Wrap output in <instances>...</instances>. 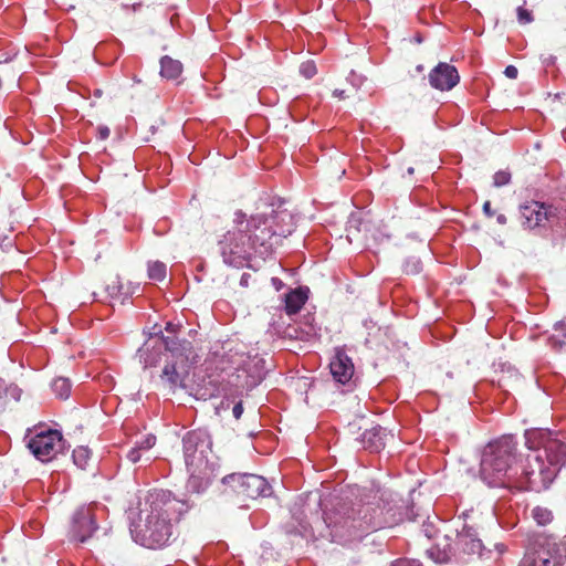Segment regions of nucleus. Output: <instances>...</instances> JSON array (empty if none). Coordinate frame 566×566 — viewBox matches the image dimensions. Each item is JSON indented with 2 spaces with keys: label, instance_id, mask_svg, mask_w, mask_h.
Returning <instances> with one entry per match:
<instances>
[{
  "label": "nucleus",
  "instance_id": "nucleus-9",
  "mask_svg": "<svg viewBox=\"0 0 566 566\" xmlns=\"http://www.w3.org/2000/svg\"><path fill=\"white\" fill-rule=\"evenodd\" d=\"M562 218L563 209L554 205L532 200L520 206L521 224L527 230L545 227L546 222Z\"/></svg>",
  "mask_w": 566,
  "mask_h": 566
},
{
  "label": "nucleus",
  "instance_id": "nucleus-28",
  "mask_svg": "<svg viewBox=\"0 0 566 566\" xmlns=\"http://www.w3.org/2000/svg\"><path fill=\"white\" fill-rule=\"evenodd\" d=\"M430 556L437 562V563H447L450 560L451 557V549H443L439 551L438 547H432L428 551Z\"/></svg>",
  "mask_w": 566,
  "mask_h": 566
},
{
  "label": "nucleus",
  "instance_id": "nucleus-35",
  "mask_svg": "<svg viewBox=\"0 0 566 566\" xmlns=\"http://www.w3.org/2000/svg\"><path fill=\"white\" fill-rule=\"evenodd\" d=\"M140 451H143V450L139 449V447L136 444V447L133 448L132 450H129V452L127 453V459L132 463L138 462L140 460Z\"/></svg>",
  "mask_w": 566,
  "mask_h": 566
},
{
  "label": "nucleus",
  "instance_id": "nucleus-20",
  "mask_svg": "<svg viewBox=\"0 0 566 566\" xmlns=\"http://www.w3.org/2000/svg\"><path fill=\"white\" fill-rule=\"evenodd\" d=\"M21 389L14 384H7L0 378V413L3 412L11 402L19 401Z\"/></svg>",
  "mask_w": 566,
  "mask_h": 566
},
{
  "label": "nucleus",
  "instance_id": "nucleus-4",
  "mask_svg": "<svg viewBox=\"0 0 566 566\" xmlns=\"http://www.w3.org/2000/svg\"><path fill=\"white\" fill-rule=\"evenodd\" d=\"M516 442L513 437L504 436L490 442L483 450L480 473L490 486H510V474L515 459Z\"/></svg>",
  "mask_w": 566,
  "mask_h": 566
},
{
  "label": "nucleus",
  "instance_id": "nucleus-39",
  "mask_svg": "<svg viewBox=\"0 0 566 566\" xmlns=\"http://www.w3.org/2000/svg\"><path fill=\"white\" fill-rule=\"evenodd\" d=\"M90 285H81L78 290L74 292V297L77 302H80V295L90 293Z\"/></svg>",
  "mask_w": 566,
  "mask_h": 566
},
{
  "label": "nucleus",
  "instance_id": "nucleus-24",
  "mask_svg": "<svg viewBox=\"0 0 566 566\" xmlns=\"http://www.w3.org/2000/svg\"><path fill=\"white\" fill-rule=\"evenodd\" d=\"M71 381L69 378L57 377L52 382V390L60 399H67L71 394Z\"/></svg>",
  "mask_w": 566,
  "mask_h": 566
},
{
  "label": "nucleus",
  "instance_id": "nucleus-34",
  "mask_svg": "<svg viewBox=\"0 0 566 566\" xmlns=\"http://www.w3.org/2000/svg\"><path fill=\"white\" fill-rule=\"evenodd\" d=\"M261 378L258 376H247L244 382L240 384L242 389H251L260 382ZM239 386V384H237Z\"/></svg>",
  "mask_w": 566,
  "mask_h": 566
},
{
  "label": "nucleus",
  "instance_id": "nucleus-48",
  "mask_svg": "<svg viewBox=\"0 0 566 566\" xmlns=\"http://www.w3.org/2000/svg\"><path fill=\"white\" fill-rule=\"evenodd\" d=\"M271 283L276 284V283H282V281H281V280H279V279H276V277H273V279L271 280Z\"/></svg>",
  "mask_w": 566,
  "mask_h": 566
},
{
  "label": "nucleus",
  "instance_id": "nucleus-6",
  "mask_svg": "<svg viewBox=\"0 0 566 566\" xmlns=\"http://www.w3.org/2000/svg\"><path fill=\"white\" fill-rule=\"evenodd\" d=\"M556 476V468L545 463L541 452L535 450L527 454L526 464L516 488L524 491L542 492L549 488Z\"/></svg>",
  "mask_w": 566,
  "mask_h": 566
},
{
  "label": "nucleus",
  "instance_id": "nucleus-25",
  "mask_svg": "<svg viewBox=\"0 0 566 566\" xmlns=\"http://www.w3.org/2000/svg\"><path fill=\"white\" fill-rule=\"evenodd\" d=\"M167 275L166 264L159 261L148 264V277L155 281H164Z\"/></svg>",
  "mask_w": 566,
  "mask_h": 566
},
{
  "label": "nucleus",
  "instance_id": "nucleus-7",
  "mask_svg": "<svg viewBox=\"0 0 566 566\" xmlns=\"http://www.w3.org/2000/svg\"><path fill=\"white\" fill-rule=\"evenodd\" d=\"M526 444L532 450L543 448L546 462L556 468V474L566 463V444L547 429H531L525 433Z\"/></svg>",
  "mask_w": 566,
  "mask_h": 566
},
{
  "label": "nucleus",
  "instance_id": "nucleus-18",
  "mask_svg": "<svg viewBox=\"0 0 566 566\" xmlns=\"http://www.w3.org/2000/svg\"><path fill=\"white\" fill-rule=\"evenodd\" d=\"M310 290L307 286L298 285L296 289L291 290L287 294H285V313L287 315H294L301 311L303 305L308 300Z\"/></svg>",
  "mask_w": 566,
  "mask_h": 566
},
{
  "label": "nucleus",
  "instance_id": "nucleus-2",
  "mask_svg": "<svg viewBox=\"0 0 566 566\" xmlns=\"http://www.w3.org/2000/svg\"><path fill=\"white\" fill-rule=\"evenodd\" d=\"M186 510V504L169 491L148 492L144 502H139L137 517L132 522L133 538L147 548L168 545L174 534V525Z\"/></svg>",
  "mask_w": 566,
  "mask_h": 566
},
{
  "label": "nucleus",
  "instance_id": "nucleus-43",
  "mask_svg": "<svg viewBox=\"0 0 566 566\" xmlns=\"http://www.w3.org/2000/svg\"><path fill=\"white\" fill-rule=\"evenodd\" d=\"M483 211L486 216L489 217H492L493 216V211L491 210V202L490 201H486L484 202L483 205Z\"/></svg>",
  "mask_w": 566,
  "mask_h": 566
},
{
  "label": "nucleus",
  "instance_id": "nucleus-29",
  "mask_svg": "<svg viewBox=\"0 0 566 566\" xmlns=\"http://www.w3.org/2000/svg\"><path fill=\"white\" fill-rule=\"evenodd\" d=\"M316 72V65L313 61H306L300 66V73L306 78H312Z\"/></svg>",
  "mask_w": 566,
  "mask_h": 566
},
{
  "label": "nucleus",
  "instance_id": "nucleus-10",
  "mask_svg": "<svg viewBox=\"0 0 566 566\" xmlns=\"http://www.w3.org/2000/svg\"><path fill=\"white\" fill-rule=\"evenodd\" d=\"M223 482L231 485L235 494L242 501L256 500L260 496H266L271 492L268 481L256 474H229L223 478Z\"/></svg>",
  "mask_w": 566,
  "mask_h": 566
},
{
  "label": "nucleus",
  "instance_id": "nucleus-12",
  "mask_svg": "<svg viewBox=\"0 0 566 566\" xmlns=\"http://www.w3.org/2000/svg\"><path fill=\"white\" fill-rule=\"evenodd\" d=\"M464 523L460 530L457 531L455 546L460 553L464 555H481L483 544L478 538V533L473 524H469L467 520L470 517L468 513L463 514Z\"/></svg>",
  "mask_w": 566,
  "mask_h": 566
},
{
  "label": "nucleus",
  "instance_id": "nucleus-1",
  "mask_svg": "<svg viewBox=\"0 0 566 566\" xmlns=\"http://www.w3.org/2000/svg\"><path fill=\"white\" fill-rule=\"evenodd\" d=\"M233 224L219 241V249L223 262L234 268L251 266L258 258L264 260L295 228L294 216L281 208L251 216L237 210Z\"/></svg>",
  "mask_w": 566,
  "mask_h": 566
},
{
  "label": "nucleus",
  "instance_id": "nucleus-11",
  "mask_svg": "<svg viewBox=\"0 0 566 566\" xmlns=\"http://www.w3.org/2000/svg\"><path fill=\"white\" fill-rule=\"evenodd\" d=\"M28 448L42 462L52 460L64 448L60 431L49 429L35 433L28 442Z\"/></svg>",
  "mask_w": 566,
  "mask_h": 566
},
{
  "label": "nucleus",
  "instance_id": "nucleus-23",
  "mask_svg": "<svg viewBox=\"0 0 566 566\" xmlns=\"http://www.w3.org/2000/svg\"><path fill=\"white\" fill-rule=\"evenodd\" d=\"M134 285H124V287L111 289L108 287L109 300L106 303L114 305L115 303L124 304L126 300L136 293Z\"/></svg>",
  "mask_w": 566,
  "mask_h": 566
},
{
  "label": "nucleus",
  "instance_id": "nucleus-37",
  "mask_svg": "<svg viewBox=\"0 0 566 566\" xmlns=\"http://www.w3.org/2000/svg\"><path fill=\"white\" fill-rule=\"evenodd\" d=\"M517 69L513 65H509L505 67L504 70V74L509 77V78H516L517 77Z\"/></svg>",
  "mask_w": 566,
  "mask_h": 566
},
{
  "label": "nucleus",
  "instance_id": "nucleus-3",
  "mask_svg": "<svg viewBox=\"0 0 566 566\" xmlns=\"http://www.w3.org/2000/svg\"><path fill=\"white\" fill-rule=\"evenodd\" d=\"M379 503H337L326 512L325 522L334 541L349 543L394 524Z\"/></svg>",
  "mask_w": 566,
  "mask_h": 566
},
{
  "label": "nucleus",
  "instance_id": "nucleus-33",
  "mask_svg": "<svg viewBox=\"0 0 566 566\" xmlns=\"http://www.w3.org/2000/svg\"><path fill=\"white\" fill-rule=\"evenodd\" d=\"M155 443H156V437L154 434H147L146 437H144V439L142 441L136 442V444L142 450H149L150 448H153L155 446Z\"/></svg>",
  "mask_w": 566,
  "mask_h": 566
},
{
  "label": "nucleus",
  "instance_id": "nucleus-8",
  "mask_svg": "<svg viewBox=\"0 0 566 566\" xmlns=\"http://www.w3.org/2000/svg\"><path fill=\"white\" fill-rule=\"evenodd\" d=\"M185 463L195 474L207 464V454L211 450V437L205 429L189 431L182 439Z\"/></svg>",
  "mask_w": 566,
  "mask_h": 566
},
{
  "label": "nucleus",
  "instance_id": "nucleus-31",
  "mask_svg": "<svg viewBox=\"0 0 566 566\" xmlns=\"http://www.w3.org/2000/svg\"><path fill=\"white\" fill-rule=\"evenodd\" d=\"M403 271L407 274H415L421 271V263L418 259H409L403 265Z\"/></svg>",
  "mask_w": 566,
  "mask_h": 566
},
{
  "label": "nucleus",
  "instance_id": "nucleus-46",
  "mask_svg": "<svg viewBox=\"0 0 566 566\" xmlns=\"http://www.w3.org/2000/svg\"><path fill=\"white\" fill-rule=\"evenodd\" d=\"M497 222L501 223V224L506 223V217L504 214H500L497 217Z\"/></svg>",
  "mask_w": 566,
  "mask_h": 566
},
{
  "label": "nucleus",
  "instance_id": "nucleus-45",
  "mask_svg": "<svg viewBox=\"0 0 566 566\" xmlns=\"http://www.w3.org/2000/svg\"><path fill=\"white\" fill-rule=\"evenodd\" d=\"M333 95L338 98H345V92L342 90H335Z\"/></svg>",
  "mask_w": 566,
  "mask_h": 566
},
{
  "label": "nucleus",
  "instance_id": "nucleus-13",
  "mask_svg": "<svg viewBox=\"0 0 566 566\" xmlns=\"http://www.w3.org/2000/svg\"><path fill=\"white\" fill-rule=\"evenodd\" d=\"M428 78L430 85L441 92L452 90L460 82L457 67L446 62H440L434 66L430 71Z\"/></svg>",
  "mask_w": 566,
  "mask_h": 566
},
{
  "label": "nucleus",
  "instance_id": "nucleus-15",
  "mask_svg": "<svg viewBox=\"0 0 566 566\" xmlns=\"http://www.w3.org/2000/svg\"><path fill=\"white\" fill-rule=\"evenodd\" d=\"M331 374L335 381L348 385L354 376V364L345 352L337 349L329 363Z\"/></svg>",
  "mask_w": 566,
  "mask_h": 566
},
{
  "label": "nucleus",
  "instance_id": "nucleus-32",
  "mask_svg": "<svg viewBox=\"0 0 566 566\" xmlns=\"http://www.w3.org/2000/svg\"><path fill=\"white\" fill-rule=\"evenodd\" d=\"M517 20L522 24H526L533 21V15L531 11L523 7L517 8Z\"/></svg>",
  "mask_w": 566,
  "mask_h": 566
},
{
  "label": "nucleus",
  "instance_id": "nucleus-19",
  "mask_svg": "<svg viewBox=\"0 0 566 566\" xmlns=\"http://www.w3.org/2000/svg\"><path fill=\"white\" fill-rule=\"evenodd\" d=\"M386 430L380 426L366 429L361 434V444L370 452H378L385 447Z\"/></svg>",
  "mask_w": 566,
  "mask_h": 566
},
{
  "label": "nucleus",
  "instance_id": "nucleus-27",
  "mask_svg": "<svg viewBox=\"0 0 566 566\" xmlns=\"http://www.w3.org/2000/svg\"><path fill=\"white\" fill-rule=\"evenodd\" d=\"M532 515L538 525H547L553 520L552 512L548 509L542 506L534 507Z\"/></svg>",
  "mask_w": 566,
  "mask_h": 566
},
{
  "label": "nucleus",
  "instance_id": "nucleus-40",
  "mask_svg": "<svg viewBox=\"0 0 566 566\" xmlns=\"http://www.w3.org/2000/svg\"><path fill=\"white\" fill-rule=\"evenodd\" d=\"M232 412L235 419H240L243 413V406L241 401L234 405Z\"/></svg>",
  "mask_w": 566,
  "mask_h": 566
},
{
  "label": "nucleus",
  "instance_id": "nucleus-5",
  "mask_svg": "<svg viewBox=\"0 0 566 566\" xmlns=\"http://www.w3.org/2000/svg\"><path fill=\"white\" fill-rule=\"evenodd\" d=\"M165 353L164 365L158 374L160 386L168 391L175 392L177 388L186 387V379L189 375L190 343L180 342L176 337H164Z\"/></svg>",
  "mask_w": 566,
  "mask_h": 566
},
{
  "label": "nucleus",
  "instance_id": "nucleus-22",
  "mask_svg": "<svg viewBox=\"0 0 566 566\" xmlns=\"http://www.w3.org/2000/svg\"><path fill=\"white\" fill-rule=\"evenodd\" d=\"M182 73V64L178 60L165 55L160 59V75L167 80H176Z\"/></svg>",
  "mask_w": 566,
  "mask_h": 566
},
{
  "label": "nucleus",
  "instance_id": "nucleus-42",
  "mask_svg": "<svg viewBox=\"0 0 566 566\" xmlns=\"http://www.w3.org/2000/svg\"><path fill=\"white\" fill-rule=\"evenodd\" d=\"M554 329L556 332H559L563 336L566 337V323L565 322H558L554 325Z\"/></svg>",
  "mask_w": 566,
  "mask_h": 566
},
{
  "label": "nucleus",
  "instance_id": "nucleus-38",
  "mask_svg": "<svg viewBox=\"0 0 566 566\" xmlns=\"http://www.w3.org/2000/svg\"><path fill=\"white\" fill-rule=\"evenodd\" d=\"M97 133H98V138L102 140L108 138V136L111 134L109 128L107 126H99L97 128Z\"/></svg>",
  "mask_w": 566,
  "mask_h": 566
},
{
  "label": "nucleus",
  "instance_id": "nucleus-47",
  "mask_svg": "<svg viewBox=\"0 0 566 566\" xmlns=\"http://www.w3.org/2000/svg\"><path fill=\"white\" fill-rule=\"evenodd\" d=\"M240 283L241 284L247 283V274L245 273L242 275Z\"/></svg>",
  "mask_w": 566,
  "mask_h": 566
},
{
  "label": "nucleus",
  "instance_id": "nucleus-49",
  "mask_svg": "<svg viewBox=\"0 0 566 566\" xmlns=\"http://www.w3.org/2000/svg\"><path fill=\"white\" fill-rule=\"evenodd\" d=\"M564 231H565V234H564V235H565V238H566V222H565V229H564Z\"/></svg>",
  "mask_w": 566,
  "mask_h": 566
},
{
  "label": "nucleus",
  "instance_id": "nucleus-36",
  "mask_svg": "<svg viewBox=\"0 0 566 566\" xmlns=\"http://www.w3.org/2000/svg\"><path fill=\"white\" fill-rule=\"evenodd\" d=\"M391 566H421L417 560L398 559Z\"/></svg>",
  "mask_w": 566,
  "mask_h": 566
},
{
  "label": "nucleus",
  "instance_id": "nucleus-44",
  "mask_svg": "<svg viewBox=\"0 0 566 566\" xmlns=\"http://www.w3.org/2000/svg\"><path fill=\"white\" fill-rule=\"evenodd\" d=\"M177 328H178V326H177V325H175V324H174V323H171V322H168V323L166 324V327H165V329H166L167 332H169V333H176Z\"/></svg>",
  "mask_w": 566,
  "mask_h": 566
},
{
  "label": "nucleus",
  "instance_id": "nucleus-16",
  "mask_svg": "<svg viewBox=\"0 0 566 566\" xmlns=\"http://www.w3.org/2000/svg\"><path fill=\"white\" fill-rule=\"evenodd\" d=\"M96 530L95 521L88 509H80L73 516L72 535L75 539L83 543L92 536Z\"/></svg>",
  "mask_w": 566,
  "mask_h": 566
},
{
  "label": "nucleus",
  "instance_id": "nucleus-30",
  "mask_svg": "<svg viewBox=\"0 0 566 566\" xmlns=\"http://www.w3.org/2000/svg\"><path fill=\"white\" fill-rule=\"evenodd\" d=\"M511 174L504 170L497 171L493 176V184L495 187H502L510 182Z\"/></svg>",
  "mask_w": 566,
  "mask_h": 566
},
{
  "label": "nucleus",
  "instance_id": "nucleus-41",
  "mask_svg": "<svg viewBox=\"0 0 566 566\" xmlns=\"http://www.w3.org/2000/svg\"><path fill=\"white\" fill-rule=\"evenodd\" d=\"M552 346L558 350L566 348V342L557 340L555 336L551 337Z\"/></svg>",
  "mask_w": 566,
  "mask_h": 566
},
{
  "label": "nucleus",
  "instance_id": "nucleus-17",
  "mask_svg": "<svg viewBox=\"0 0 566 566\" xmlns=\"http://www.w3.org/2000/svg\"><path fill=\"white\" fill-rule=\"evenodd\" d=\"M164 336L160 337L157 345L149 346L146 342L142 348L138 349V357L140 363L144 364V368L157 367L164 363L165 344L163 340Z\"/></svg>",
  "mask_w": 566,
  "mask_h": 566
},
{
  "label": "nucleus",
  "instance_id": "nucleus-26",
  "mask_svg": "<svg viewBox=\"0 0 566 566\" xmlns=\"http://www.w3.org/2000/svg\"><path fill=\"white\" fill-rule=\"evenodd\" d=\"M91 458V451L88 448L80 446L73 450V461L81 468L85 469Z\"/></svg>",
  "mask_w": 566,
  "mask_h": 566
},
{
  "label": "nucleus",
  "instance_id": "nucleus-14",
  "mask_svg": "<svg viewBox=\"0 0 566 566\" xmlns=\"http://www.w3.org/2000/svg\"><path fill=\"white\" fill-rule=\"evenodd\" d=\"M518 566H566V559L559 557L557 549L539 548L527 552Z\"/></svg>",
  "mask_w": 566,
  "mask_h": 566
},
{
  "label": "nucleus",
  "instance_id": "nucleus-21",
  "mask_svg": "<svg viewBox=\"0 0 566 566\" xmlns=\"http://www.w3.org/2000/svg\"><path fill=\"white\" fill-rule=\"evenodd\" d=\"M90 293L80 295V303L85 304L87 302H102L106 303L109 300L108 287L117 289L124 287V285H90Z\"/></svg>",
  "mask_w": 566,
  "mask_h": 566
}]
</instances>
